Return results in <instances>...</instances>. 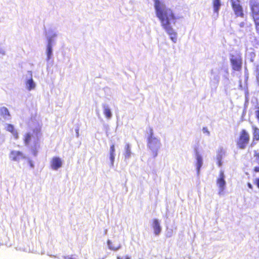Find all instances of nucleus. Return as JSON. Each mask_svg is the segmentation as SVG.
I'll list each match as a JSON object with an SVG mask.
<instances>
[{
  "instance_id": "obj_1",
  "label": "nucleus",
  "mask_w": 259,
  "mask_h": 259,
  "mask_svg": "<svg viewBox=\"0 0 259 259\" xmlns=\"http://www.w3.org/2000/svg\"><path fill=\"white\" fill-rule=\"evenodd\" d=\"M153 1L156 15L159 19L162 27L169 35L171 40L176 42L177 33L170 26V23L175 24L176 20L181 18L182 17L176 15L172 10L166 8L164 5L159 0Z\"/></svg>"
},
{
  "instance_id": "obj_2",
  "label": "nucleus",
  "mask_w": 259,
  "mask_h": 259,
  "mask_svg": "<svg viewBox=\"0 0 259 259\" xmlns=\"http://www.w3.org/2000/svg\"><path fill=\"white\" fill-rule=\"evenodd\" d=\"M250 141L249 133L245 129L241 130L236 141L237 147L240 149H245Z\"/></svg>"
},
{
  "instance_id": "obj_3",
  "label": "nucleus",
  "mask_w": 259,
  "mask_h": 259,
  "mask_svg": "<svg viewBox=\"0 0 259 259\" xmlns=\"http://www.w3.org/2000/svg\"><path fill=\"white\" fill-rule=\"evenodd\" d=\"M148 146L150 149L153 150V155L156 157L157 155V151L159 148L160 141L153 137V130L151 128L150 130V135L148 139Z\"/></svg>"
},
{
  "instance_id": "obj_4",
  "label": "nucleus",
  "mask_w": 259,
  "mask_h": 259,
  "mask_svg": "<svg viewBox=\"0 0 259 259\" xmlns=\"http://www.w3.org/2000/svg\"><path fill=\"white\" fill-rule=\"evenodd\" d=\"M230 62L233 70L240 71L241 70L242 61L241 56L240 54H237L236 56L231 55Z\"/></svg>"
},
{
  "instance_id": "obj_5",
  "label": "nucleus",
  "mask_w": 259,
  "mask_h": 259,
  "mask_svg": "<svg viewBox=\"0 0 259 259\" xmlns=\"http://www.w3.org/2000/svg\"><path fill=\"white\" fill-rule=\"evenodd\" d=\"M231 7L237 17L244 16L243 8L240 4V0H230Z\"/></svg>"
},
{
  "instance_id": "obj_6",
  "label": "nucleus",
  "mask_w": 259,
  "mask_h": 259,
  "mask_svg": "<svg viewBox=\"0 0 259 259\" xmlns=\"http://www.w3.org/2000/svg\"><path fill=\"white\" fill-rule=\"evenodd\" d=\"M217 184L220 188V191L222 192L224 190L226 185L225 175L223 171H220L219 177L217 180Z\"/></svg>"
},
{
  "instance_id": "obj_7",
  "label": "nucleus",
  "mask_w": 259,
  "mask_h": 259,
  "mask_svg": "<svg viewBox=\"0 0 259 259\" xmlns=\"http://www.w3.org/2000/svg\"><path fill=\"white\" fill-rule=\"evenodd\" d=\"M61 159L58 157H54L51 161V167L54 170H57L62 166Z\"/></svg>"
},
{
  "instance_id": "obj_8",
  "label": "nucleus",
  "mask_w": 259,
  "mask_h": 259,
  "mask_svg": "<svg viewBox=\"0 0 259 259\" xmlns=\"http://www.w3.org/2000/svg\"><path fill=\"white\" fill-rule=\"evenodd\" d=\"M249 5L251 15L259 13V2L256 0H250Z\"/></svg>"
},
{
  "instance_id": "obj_9",
  "label": "nucleus",
  "mask_w": 259,
  "mask_h": 259,
  "mask_svg": "<svg viewBox=\"0 0 259 259\" xmlns=\"http://www.w3.org/2000/svg\"><path fill=\"white\" fill-rule=\"evenodd\" d=\"M10 156L11 159L14 161H19L20 159L24 158L23 153L18 151H12L10 152Z\"/></svg>"
},
{
  "instance_id": "obj_10",
  "label": "nucleus",
  "mask_w": 259,
  "mask_h": 259,
  "mask_svg": "<svg viewBox=\"0 0 259 259\" xmlns=\"http://www.w3.org/2000/svg\"><path fill=\"white\" fill-rule=\"evenodd\" d=\"M152 228L156 235H158L161 232V228L157 219H154L153 220Z\"/></svg>"
},
{
  "instance_id": "obj_11",
  "label": "nucleus",
  "mask_w": 259,
  "mask_h": 259,
  "mask_svg": "<svg viewBox=\"0 0 259 259\" xmlns=\"http://www.w3.org/2000/svg\"><path fill=\"white\" fill-rule=\"evenodd\" d=\"M252 143L259 141V128L255 126H252ZM253 143H252V144Z\"/></svg>"
},
{
  "instance_id": "obj_12",
  "label": "nucleus",
  "mask_w": 259,
  "mask_h": 259,
  "mask_svg": "<svg viewBox=\"0 0 259 259\" xmlns=\"http://www.w3.org/2000/svg\"><path fill=\"white\" fill-rule=\"evenodd\" d=\"M107 244L109 249L113 250H117L120 247V244L115 241L108 240Z\"/></svg>"
},
{
  "instance_id": "obj_13",
  "label": "nucleus",
  "mask_w": 259,
  "mask_h": 259,
  "mask_svg": "<svg viewBox=\"0 0 259 259\" xmlns=\"http://www.w3.org/2000/svg\"><path fill=\"white\" fill-rule=\"evenodd\" d=\"M252 19L254 22L255 29L257 33L259 34V13L251 15Z\"/></svg>"
},
{
  "instance_id": "obj_14",
  "label": "nucleus",
  "mask_w": 259,
  "mask_h": 259,
  "mask_svg": "<svg viewBox=\"0 0 259 259\" xmlns=\"http://www.w3.org/2000/svg\"><path fill=\"white\" fill-rule=\"evenodd\" d=\"M252 19L254 22L255 29L257 33L259 34V13L251 15Z\"/></svg>"
},
{
  "instance_id": "obj_15",
  "label": "nucleus",
  "mask_w": 259,
  "mask_h": 259,
  "mask_svg": "<svg viewBox=\"0 0 259 259\" xmlns=\"http://www.w3.org/2000/svg\"><path fill=\"white\" fill-rule=\"evenodd\" d=\"M212 5L214 12L217 14H218L220 8L221 6L220 0H213Z\"/></svg>"
},
{
  "instance_id": "obj_16",
  "label": "nucleus",
  "mask_w": 259,
  "mask_h": 259,
  "mask_svg": "<svg viewBox=\"0 0 259 259\" xmlns=\"http://www.w3.org/2000/svg\"><path fill=\"white\" fill-rule=\"evenodd\" d=\"M26 85L28 91H31V90L34 89L35 87V84L32 78L26 81Z\"/></svg>"
},
{
  "instance_id": "obj_17",
  "label": "nucleus",
  "mask_w": 259,
  "mask_h": 259,
  "mask_svg": "<svg viewBox=\"0 0 259 259\" xmlns=\"http://www.w3.org/2000/svg\"><path fill=\"white\" fill-rule=\"evenodd\" d=\"M196 159H197L196 164H197V168L198 172H199L201 167L202 166V163H203L202 158L200 155L198 154L197 155Z\"/></svg>"
},
{
  "instance_id": "obj_18",
  "label": "nucleus",
  "mask_w": 259,
  "mask_h": 259,
  "mask_svg": "<svg viewBox=\"0 0 259 259\" xmlns=\"http://www.w3.org/2000/svg\"><path fill=\"white\" fill-rule=\"evenodd\" d=\"M104 114L107 118H110L112 116V113L110 109L107 106H105L104 108Z\"/></svg>"
},
{
  "instance_id": "obj_19",
  "label": "nucleus",
  "mask_w": 259,
  "mask_h": 259,
  "mask_svg": "<svg viewBox=\"0 0 259 259\" xmlns=\"http://www.w3.org/2000/svg\"><path fill=\"white\" fill-rule=\"evenodd\" d=\"M51 41V39L50 38L47 46V53L49 58L51 57L52 53Z\"/></svg>"
},
{
  "instance_id": "obj_20",
  "label": "nucleus",
  "mask_w": 259,
  "mask_h": 259,
  "mask_svg": "<svg viewBox=\"0 0 259 259\" xmlns=\"http://www.w3.org/2000/svg\"><path fill=\"white\" fill-rule=\"evenodd\" d=\"M0 114L4 117L10 116V113L8 109L4 107L0 109Z\"/></svg>"
},
{
  "instance_id": "obj_21",
  "label": "nucleus",
  "mask_w": 259,
  "mask_h": 259,
  "mask_svg": "<svg viewBox=\"0 0 259 259\" xmlns=\"http://www.w3.org/2000/svg\"><path fill=\"white\" fill-rule=\"evenodd\" d=\"M31 135L29 133H27L24 136V142L25 145H29V144L30 142V140H31Z\"/></svg>"
},
{
  "instance_id": "obj_22",
  "label": "nucleus",
  "mask_w": 259,
  "mask_h": 259,
  "mask_svg": "<svg viewBox=\"0 0 259 259\" xmlns=\"http://www.w3.org/2000/svg\"><path fill=\"white\" fill-rule=\"evenodd\" d=\"M255 76L256 83L259 86V66H257L255 68Z\"/></svg>"
},
{
  "instance_id": "obj_23",
  "label": "nucleus",
  "mask_w": 259,
  "mask_h": 259,
  "mask_svg": "<svg viewBox=\"0 0 259 259\" xmlns=\"http://www.w3.org/2000/svg\"><path fill=\"white\" fill-rule=\"evenodd\" d=\"M253 156L255 158L257 162H259V152L257 150H254Z\"/></svg>"
},
{
  "instance_id": "obj_24",
  "label": "nucleus",
  "mask_w": 259,
  "mask_h": 259,
  "mask_svg": "<svg viewBox=\"0 0 259 259\" xmlns=\"http://www.w3.org/2000/svg\"><path fill=\"white\" fill-rule=\"evenodd\" d=\"M7 130L11 133L15 131L13 125L11 124H8L7 125Z\"/></svg>"
},
{
  "instance_id": "obj_25",
  "label": "nucleus",
  "mask_w": 259,
  "mask_h": 259,
  "mask_svg": "<svg viewBox=\"0 0 259 259\" xmlns=\"http://www.w3.org/2000/svg\"><path fill=\"white\" fill-rule=\"evenodd\" d=\"M117 259H130V257L128 255H118L117 257Z\"/></svg>"
},
{
  "instance_id": "obj_26",
  "label": "nucleus",
  "mask_w": 259,
  "mask_h": 259,
  "mask_svg": "<svg viewBox=\"0 0 259 259\" xmlns=\"http://www.w3.org/2000/svg\"><path fill=\"white\" fill-rule=\"evenodd\" d=\"M253 183L254 185H255L256 186L257 188L259 189V177L255 179L254 180Z\"/></svg>"
},
{
  "instance_id": "obj_27",
  "label": "nucleus",
  "mask_w": 259,
  "mask_h": 259,
  "mask_svg": "<svg viewBox=\"0 0 259 259\" xmlns=\"http://www.w3.org/2000/svg\"><path fill=\"white\" fill-rule=\"evenodd\" d=\"M252 171L255 173L259 172V165L258 166H254L252 169Z\"/></svg>"
},
{
  "instance_id": "obj_28",
  "label": "nucleus",
  "mask_w": 259,
  "mask_h": 259,
  "mask_svg": "<svg viewBox=\"0 0 259 259\" xmlns=\"http://www.w3.org/2000/svg\"><path fill=\"white\" fill-rule=\"evenodd\" d=\"M130 154H131V151H130V147L128 146H127V147L126 148V150L125 156L126 157H128L130 156Z\"/></svg>"
},
{
  "instance_id": "obj_29",
  "label": "nucleus",
  "mask_w": 259,
  "mask_h": 259,
  "mask_svg": "<svg viewBox=\"0 0 259 259\" xmlns=\"http://www.w3.org/2000/svg\"><path fill=\"white\" fill-rule=\"evenodd\" d=\"M114 152H115L114 145L113 144L110 146V154H114Z\"/></svg>"
},
{
  "instance_id": "obj_30",
  "label": "nucleus",
  "mask_w": 259,
  "mask_h": 259,
  "mask_svg": "<svg viewBox=\"0 0 259 259\" xmlns=\"http://www.w3.org/2000/svg\"><path fill=\"white\" fill-rule=\"evenodd\" d=\"M31 152L33 155H34V156L36 155L37 153V151L36 148H32L31 149Z\"/></svg>"
},
{
  "instance_id": "obj_31",
  "label": "nucleus",
  "mask_w": 259,
  "mask_h": 259,
  "mask_svg": "<svg viewBox=\"0 0 259 259\" xmlns=\"http://www.w3.org/2000/svg\"><path fill=\"white\" fill-rule=\"evenodd\" d=\"M12 134L14 136V137L16 139L18 138V134L17 131L15 130Z\"/></svg>"
},
{
  "instance_id": "obj_32",
  "label": "nucleus",
  "mask_w": 259,
  "mask_h": 259,
  "mask_svg": "<svg viewBox=\"0 0 259 259\" xmlns=\"http://www.w3.org/2000/svg\"><path fill=\"white\" fill-rule=\"evenodd\" d=\"M110 158L111 162H113L114 159V154H110Z\"/></svg>"
},
{
  "instance_id": "obj_33",
  "label": "nucleus",
  "mask_w": 259,
  "mask_h": 259,
  "mask_svg": "<svg viewBox=\"0 0 259 259\" xmlns=\"http://www.w3.org/2000/svg\"><path fill=\"white\" fill-rule=\"evenodd\" d=\"M29 164L31 167H33L34 165L33 164V162L31 160H29Z\"/></svg>"
},
{
  "instance_id": "obj_34",
  "label": "nucleus",
  "mask_w": 259,
  "mask_h": 259,
  "mask_svg": "<svg viewBox=\"0 0 259 259\" xmlns=\"http://www.w3.org/2000/svg\"><path fill=\"white\" fill-rule=\"evenodd\" d=\"M247 186H248V187L250 189H252L253 188V186H252V185L250 183H248L247 184Z\"/></svg>"
},
{
  "instance_id": "obj_35",
  "label": "nucleus",
  "mask_w": 259,
  "mask_h": 259,
  "mask_svg": "<svg viewBox=\"0 0 259 259\" xmlns=\"http://www.w3.org/2000/svg\"><path fill=\"white\" fill-rule=\"evenodd\" d=\"M239 25H240V27H243V26H244V22H241V23H240V24H239Z\"/></svg>"
},
{
  "instance_id": "obj_36",
  "label": "nucleus",
  "mask_w": 259,
  "mask_h": 259,
  "mask_svg": "<svg viewBox=\"0 0 259 259\" xmlns=\"http://www.w3.org/2000/svg\"><path fill=\"white\" fill-rule=\"evenodd\" d=\"M203 130L205 131V132H207V133L209 134V132L207 131V128H203Z\"/></svg>"
},
{
  "instance_id": "obj_37",
  "label": "nucleus",
  "mask_w": 259,
  "mask_h": 259,
  "mask_svg": "<svg viewBox=\"0 0 259 259\" xmlns=\"http://www.w3.org/2000/svg\"><path fill=\"white\" fill-rule=\"evenodd\" d=\"M39 144H37V147H39Z\"/></svg>"
}]
</instances>
